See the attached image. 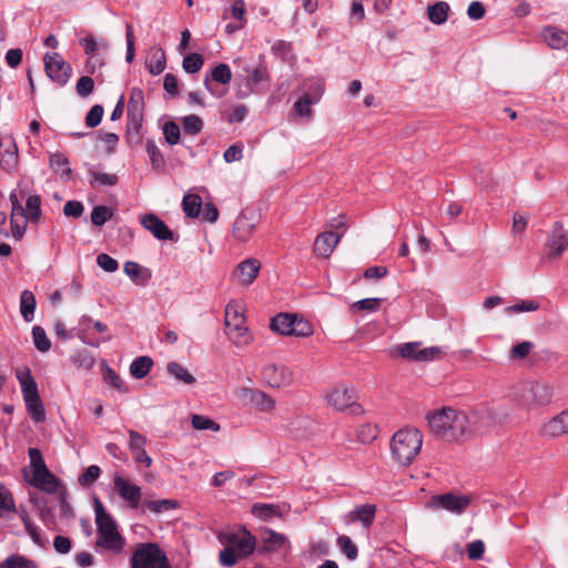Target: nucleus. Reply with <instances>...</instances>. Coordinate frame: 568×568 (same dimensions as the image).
Returning a JSON list of instances; mask_svg holds the SVG:
<instances>
[{
  "mask_svg": "<svg viewBox=\"0 0 568 568\" xmlns=\"http://www.w3.org/2000/svg\"><path fill=\"white\" fill-rule=\"evenodd\" d=\"M430 432L437 437L462 443L486 430L483 415L478 412H465L453 407H443L426 415Z\"/></svg>",
  "mask_w": 568,
  "mask_h": 568,
  "instance_id": "1",
  "label": "nucleus"
},
{
  "mask_svg": "<svg viewBox=\"0 0 568 568\" xmlns=\"http://www.w3.org/2000/svg\"><path fill=\"white\" fill-rule=\"evenodd\" d=\"M97 539L94 550L105 556H120L126 547V539L120 532L114 518L104 509L100 500L94 503Z\"/></svg>",
  "mask_w": 568,
  "mask_h": 568,
  "instance_id": "2",
  "label": "nucleus"
},
{
  "mask_svg": "<svg viewBox=\"0 0 568 568\" xmlns=\"http://www.w3.org/2000/svg\"><path fill=\"white\" fill-rule=\"evenodd\" d=\"M219 540L223 545L219 554V561L223 567H233L240 559L253 554L256 545L255 537L245 529L239 532H221Z\"/></svg>",
  "mask_w": 568,
  "mask_h": 568,
  "instance_id": "3",
  "label": "nucleus"
},
{
  "mask_svg": "<svg viewBox=\"0 0 568 568\" xmlns=\"http://www.w3.org/2000/svg\"><path fill=\"white\" fill-rule=\"evenodd\" d=\"M423 445V434L415 427L398 429L390 439L393 459L402 466H408L417 457Z\"/></svg>",
  "mask_w": 568,
  "mask_h": 568,
  "instance_id": "4",
  "label": "nucleus"
},
{
  "mask_svg": "<svg viewBox=\"0 0 568 568\" xmlns=\"http://www.w3.org/2000/svg\"><path fill=\"white\" fill-rule=\"evenodd\" d=\"M554 386L545 381H526L517 396L518 404L527 410L545 408L552 403Z\"/></svg>",
  "mask_w": 568,
  "mask_h": 568,
  "instance_id": "5",
  "label": "nucleus"
},
{
  "mask_svg": "<svg viewBox=\"0 0 568 568\" xmlns=\"http://www.w3.org/2000/svg\"><path fill=\"white\" fill-rule=\"evenodd\" d=\"M225 332L236 347L247 346L253 337L245 325L244 306L231 301L225 307Z\"/></svg>",
  "mask_w": 568,
  "mask_h": 568,
  "instance_id": "6",
  "label": "nucleus"
},
{
  "mask_svg": "<svg viewBox=\"0 0 568 568\" xmlns=\"http://www.w3.org/2000/svg\"><path fill=\"white\" fill-rule=\"evenodd\" d=\"M30 458L31 478L28 481L33 487L49 494L57 493L59 483L55 476L48 469L40 449L31 447L28 450Z\"/></svg>",
  "mask_w": 568,
  "mask_h": 568,
  "instance_id": "7",
  "label": "nucleus"
},
{
  "mask_svg": "<svg viewBox=\"0 0 568 568\" xmlns=\"http://www.w3.org/2000/svg\"><path fill=\"white\" fill-rule=\"evenodd\" d=\"M131 568H171L166 554L154 542H140L130 559Z\"/></svg>",
  "mask_w": 568,
  "mask_h": 568,
  "instance_id": "8",
  "label": "nucleus"
},
{
  "mask_svg": "<svg viewBox=\"0 0 568 568\" xmlns=\"http://www.w3.org/2000/svg\"><path fill=\"white\" fill-rule=\"evenodd\" d=\"M394 355L410 362L428 363L443 358L445 352L440 346L425 347L422 342H408L396 345Z\"/></svg>",
  "mask_w": 568,
  "mask_h": 568,
  "instance_id": "9",
  "label": "nucleus"
},
{
  "mask_svg": "<svg viewBox=\"0 0 568 568\" xmlns=\"http://www.w3.org/2000/svg\"><path fill=\"white\" fill-rule=\"evenodd\" d=\"M470 496L447 493L433 496L429 499L427 507L434 510L445 509L449 513L460 515L470 505Z\"/></svg>",
  "mask_w": 568,
  "mask_h": 568,
  "instance_id": "10",
  "label": "nucleus"
},
{
  "mask_svg": "<svg viewBox=\"0 0 568 568\" xmlns=\"http://www.w3.org/2000/svg\"><path fill=\"white\" fill-rule=\"evenodd\" d=\"M262 381L272 388H285L293 383V372L283 364L268 363L262 367Z\"/></svg>",
  "mask_w": 568,
  "mask_h": 568,
  "instance_id": "11",
  "label": "nucleus"
},
{
  "mask_svg": "<svg viewBox=\"0 0 568 568\" xmlns=\"http://www.w3.org/2000/svg\"><path fill=\"white\" fill-rule=\"evenodd\" d=\"M324 399L326 404L335 410L344 412L346 408H356L358 412H363L362 407L355 403L356 394L353 388L339 386L328 389Z\"/></svg>",
  "mask_w": 568,
  "mask_h": 568,
  "instance_id": "12",
  "label": "nucleus"
},
{
  "mask_svg": "<svg viewBox=\"0 0 568 568\" xmlns=\"http://www.w3.org/2000/svg\"><path fill=\"white\" fill-rule=\"evenodd\" d=\"M47 75L60 85L68 82L72 68L58 52H49L43 58Z\"/></svg>",
  "mask_w": 568,
  "mask_h": 568,
  "instance_id": "13",
  "label": "nucleus"
},
{
  "mask_svg": "<svg viewBox=\"0 0 568 568\" xmlns=\"http://www.w3.org/2000/svg\"><path fill=\"white\" fill-rule=\"evenodd\" d=\"M568 247V232L561 222H555L546 241L547 257L555 260L561 257Z\"/></svg>",
  "mask_w": 568,
  "mask_h": 568,
  "instance_id": "14",
  "label": "nucleus"
},
{
  "mask_svg": "<svg viewBox=\"0 0 568 568\" xmlns=\"http://www.w3.org/2000/svg\"><path fill=\"white\" fill-rule=\"evenodd\" d=\"M244 71L247 75L236 83V94L241 99L251 95L261 82L268 80V72L264 65L244 68Z\"/></svg>",
  "mask_w": 568,
  "mask_h": 568,
  "instance_id": "15",
  "label": "nucleus"
},
{
  "mask_svg": "<svg viewBox=\"0 0 568 568\" xmlns=\"http://www.w3.org/2000/svg\"><path fill=\"white\" fill-rule=\"evenodd\" d=\"M113 484L121 498L128 501L131 508L136 509L141 503V487L119 475L114 476Z\"/></svg>",
  "mask_w": 568,
  "mask_h": 568,
  "instance_id": "16",
  "label": "nucleus"
},
{
  "mask_svg": "<svg viewBox=\"0 0 568 568\" xmlns=\"http://www.w3.org/2000/svg\"><path fill=\"white\" fill-rule=\"evenodd\" d=\"M261 262L256 258H247L241 262L232 273V278L241 286H250L258 275Z\"/></svg>",
  "mask_w": 568,
  "mask_h": 568,
  "instance_id": "17",
  "label": "nucleus"
},
{
  "mask_svg": "<svg viewBox=\"0 0 568 568\" xmlns=\"http://www.w3.org/2000/svg\"><path fill=\"white\" fill-rule=\"evenodd\" d=\"M18 146L12 136H0V166L11 172L18 165Z\"/></svg>",
  "mask_w": 568,
  "mask_h": 568,
  "instance_id": "18",
  "label": "nucleus"
},
{
  "mask_svg": "<svg viewBox=\"0 0 568 568\" xmlns=\"http://www.w3.org/2000/svg\"><path fill=\"white\" fill-rule=\"evenodd\" d=\"M565 420L564 414L560 412L541 424L538 435L552 439L568 434V425Z\"/></svg>",
  "mask_w": 568,
  "mask_h": 568,
  "instance_id": "19",
  "label": "nucleus"
},
{
  "mask_svg": "<svg viewBox=\"0 0 568 568\" xmlns=\"http://www.w3.org/2000/svg\"><path fill=\"white\" fill-rule=\"evenodd\" d=\"M144 94L140 88H133L128 103V118L134 128H140L143 120Z\"/></svg>",
  "mask_w": 568,
  "mask_h": 568,
  "instance_id": "20",
  "label": "nucleus"
},
{
  "mask_svg": "<svg viewBox=\"0 0 568 568\" xmlns=\"http://www.w3.org/2000/svg\"><path fill=\"white\" fill-rule=\"evenodd\" d=\"M141 224L161 241L173 240V232L155 214L149 213L141 217Z\"/></svg>",
  "mask_w": 568,
  "mask_h": 568,
  "instance_id": "21",
  "label": "nucleus"
},
{
  "mask_svg": "<svg viewBox=\"0 0 568 568\" xmlns=\"http://www.w3.org/2000/svg\"><path fill=\"white\" fill-rule=\"evenodd\" d=\"M341 240V235L333 232H324L317 235L314 242V253L323 258L331 256Z\"/></svg>",
  "mask_w": 568,
  "mask_h": 568,
  "instance_id": "22",
  "label": "nucleus"
},
{
  "mask_svg": "<svg viewBox=\"0 0 568 568\" xmlns=\"http://www.w3.org/2000/svg\"><path fill=\"white\" fill-rule=\"evenodd\" d=\"M29 221L28 212L21 204L11 207L10 226L14 240L20 241L23 237Z\"/></svg>",
  "mask_w": 568,
  "mask_h": 568,
  "instance_id": "23",
  "label": "nucleus"
},
{
  "mask_svg": "<svg viewBox=\"0 0 568 568\" xmlns=\"http://www.w3.org/2000/svg\"><path fill=\"white\" fill-rule=\"evenodd\" d=\"M540 36L544 42L551 49L560 50L568 45V32L557 27H545Z\"/></svg>",
  "mask_w": 568,
  "mask_h": 568,
  "instance_id": "24",
  "label": "nucleus"
},
{
  "mask_svg": "<svg viewBox=\"0 0 568 568\" xmlns=\"http://www.w3.org/2000/svg\"><path fill=\"white\" fill-rule=\"evenodd\" d=\"M251 511L256 518L263 521H270L275 517L284 516L287 509L284 505L256 503L252 506Z\"/></svg>",
  "mask_w": 568,
  "mask_h": 568,
  "instance_id": "25",
  "label": "nucleus"
},
{
  "mask_svg": "<svg viewBox=\"0 0 568 568\" xmlns=\"http://www.w3.org/2000/svg\"><path fill=\"white\" fill-rule=\"evenodd\" d=\"M16 376L20 383L21 392H22L24 400L40 397L39 390H38V385L34 381V378L32 377L31 372L28 367L18 369L16 372Z\"/></svg>",
  "mask_w": 568,
  "mask_h": 568,
  "instance_id": "26",
  "label": "nucleus"
},
{
  "mask_svg": "<svg viewBox=\"0 0 568 568\" xmlns=\"http://www.w3.org/2000/svg\"><path fill=\"white\" fill-rule=\"evenodd\" d=\"M287 537L272 529H265L261 537L260 551H277L287 544Z\"/></svg>",
  "mask_w": 568,
  "mask_h": 568,
  "instance_id": "27",
  "label": "nucleus"
},
{
  "mask_svg": "<svg viewBox=\"0 0 568 568\" xmlns=\"http://www.w3.org/2000/svg\"><path fill=\"white\" fill-rule=\"evenodd\" d=\"M376 507L374 505H362L349 511L347 521H359L364 527H369L374 520Z\"/></svg>",
  "mask_w": 568,
  "mask_h": 568,
  "instance_id": "28",
  "label": "nucleus"
},
{
  "mask_svg": "<svg viewBox=\"0 0 568 568\" xmlns=\"http://www.w3.org/2000/svg\"><path fill=\"white\" fill-rule=\"evenodd\" d=\"M323 92L322 84H317L316 94L312 98L310 94L303 95L298 99L294 104V110L297 112L300 116H304L310 119L312 116V104L318 102Z\"/></svg>",
  "mask_w": 568,
  "mask_h": 568,
  "instance_id": "29",
  "label": "nucleus"
},
{
  "mask_svg": "<svg viewBox=\"0 0 568 568\" xmlns=\"http://www.w3.org/2000/svg\"><path fill=\"white\" fill-rule=\"evenodd\" d=\"M255 229V224L245 215H240L233 225L234 236L242 242L247 241Z\"/></svg>",
  "mask_w": 568,
  "mask_h": 568,
  "instance_id": "30",
  "label": "nucleus"
},
{
  "mask_svg": "<svg viewBox=\"0 0 568 568\" xmlns=\"http://www.w3.org/2000/svg\"><path fill=\"white\" fill-rule=\"evenodd\" d=\"M450 8L445 1H437L427 8V17L434 24L440 26L447 21Z\"/></svg>",
  "mask_w": 568,
  "mask_h": 568,
  "instance_id": "31",
  "label": "nucleus"
},
{
  "mask_svg": "<svg viewBox=\"0 0 568 568\" xmlns=\"http://www.w3.org/2000/svg\"><path fill=\"white\" fill-rule=\"evenodd\" d=\"M49 164L51 169L60 175L61 179L68 180L71 176V169L69 168L68 159L59 152L51 153L49 156Z\"/></svg>",
  "mask_w": 568,
  "mask_h": 568,
  "instance_id": "32",
  "label": "nucleus"
},
{
  "mask_svg": "<svg viewBox=\"0 0 568 568\" xmlns=\"http://www.w3.org/2000/svg\"><path fill=\"white\" fill-rule=\"evenodd\" d=\"M143 505V511L149 510L153 514H162L180 507L175 499L145 500Z\"/></svg>",
  "mask_w": 568,
  "mask_h": 568,
  "instance_id": "33",
  "label": "nucleus"
},
{
  "mask_svg": "<svg viewBox=\"0 0 568 568\" xmlns=\"http://www.w3.org/2000/svg\"><path fill=\"white\" fill-rule=\"evenodd\" d=\"M294 326V315L281 313L272 318L271 328L281 335H292L291 329Z\"/></svg>",
  "mask_w": 568,
  "mask_h": 568,
  "instance_id": "34",
  "label": "nucleus"
},
{
  "mask_svg": "<svg viewBox=\"0 0 568 568\" xmlns=\"http://www.w3.org/2000/svg\"><path fill=\"white\" fill-rule=\"evenodd\" d=\"M123 268L124 273L139 285H145L151 277V273L146 270H143L135 262H126Z\"/></svg>",
  "mask_w": 568,
  "mask_h": 568,
  "instance_id": "35",
  "label": "nucleus"
},
{
  "mask_svg": "<svg viewBox=\"0 0 568 568\" xmlns=\"http://www.w3.org/2000/svg\"><path fill=\"white\" fill-rule=\"evenodd\" d=\"M36 297L31 291L24 290L20 296V312L26 322L33 320Z\"/></svg>",
  "mask_w": 568,
  "mask_h": 568,
  "instance_id": "36",
  "label": "nucleus"
},
{
  "mask_svg": "<svg viewBox=\"0 0 568 568\" xmlns=\"http://www.w3.org/2000/svg\"><path fill=\"white\" fill-rule=\"evenodd\" d=\"M377 436L378 427L375 424L365 423L359 425L356 429V439L363 445L373 443Z\"/></svg>",
  "mask_w": 568,
  "mask_h": 568,
  "instance_id": "37",
  "label": "nucleus"
},
{
  "mask_svg": "<svg viewBox=\"0 0 568 568\" xmlns=\"http://www.w3.org/2000/svg\"><path fill=\"white\" fill-rule=\"evenodd\" d=\"M182 206L189 217H197L201 214L202 200L197 194H187L183 197Z\"/></svg>",
  "mask_w": 568,
  "mask_h": 568,
  "instance_id": "38",
  "label": "nucleus"
},
{
  "mask_svg": "<svg viewBox=\"0 0 568 568\" xmlns=\"http://www.w3.org/2000/svg\"><path fill=\"white\" fill-rule=\"evenodd\" d=\"M152 359L148 356H140L135 358L131 365H130V373L135 378H143L145 377L151 367H152Z\"/></svg>",
  "mask_w": 568,
  "mask_h": 568,
  "instance_id": "39",
  "label": "nucleus"
},
{
  "mask_svg": "<svg viewBox=\"0 0 568 568\" xmlns=\"http://www.w3.org/2000/svg\"><path fill=\"white\" fill-rule=\"evenodd\" d=\"M276 407V400L267 393L258 389L254 399L253 408L263 412L272 413Z\"/></svg>",
  "mask_w": 568,
  "mask_h": 568,
  "instance_id": "40",
  "label": "nucleus"
},
{
  "mask_svg": "<svg viewBox=\"0 0 568 568\" xmlns=\"http://www.w3.org/2000/svg\"><path fill=\"white\" fill-rule=\"evenodd\" d=\"M168 372L179 382L191 385L195 383L194 376L181 364L172 362L168 365Z\"/></svg>",
  "mask_w": 568,
  "mask_h": 568,
  "instance_id": "41",
  "label": "nucleus"
},
{
  "mask_svg": "<svg viewBox=\"0 0 568 568\" xmlns=\"http://www.w3.org/2000/svg\"><path fill=\"white\" fill-rule=\"evenodd\" d=\"M0 568H38L37 564L23 556L12 555L0 562Z\"/></svg>",
  "mask_w": 568,
  "mask_h": 568,
  "instance_id": "42",
  "label": "nucleus"
},
{
  "mask_svg": "<svg viewBox=\"0 0 568 568\" xmlns=\"http://www.w3.org/2000/svg\"><path fill=\"white\" fill-rule=\"evenodd\" d=\"M26 210L29 215V220L32 223H37L41 217V199L39 195H29L26 201Z\"/></svg>",
  "mask_w": 568,
  "mask_h": 568,
  "instance_id": "43",
  "label": "nucleus"
},
{
  "mask_svg": "<svg viewBox=\"0 0 568 568\" xmlns=\"http://www.w3.org/2000/svg\"><path fill=\"white\" fill-rule=\"evenodd\" d=\"M24 402L27 410L30 414L31 418L37 423L42 422L45 417V410L41 402V398L37 397Z\"/></svg>",
  "mask_w": 568,
  "mask_h": 568,
  "instance_id": "44",
  "label": "nucleus"
},
{
  "mask_svg": "<svg viewBox=\"0 0 568 568\" xmlns=\"http://www.w3.org/2000/svg\"><path fill=\"white\" fill-rule=\"evenodd\" d=\"M535 348L534 343L529 341L520 342L511 347L509 352L510 361H521L526 358Z\"/></svg>",
  "mask_w": 568,
  "mask_h": 568,
  "instance_id": "45",
  "label": "nucleus"
},
{
  "mask_svg": "<svg viewBox=\"0 0 568 568\" xmlns=\"http://www.w3.org/2000/svg\"><path fill=\"white\" fill-rule=\"evenodd\" d=\"M191 422L192 426L197 430L219 432L221 429L220 424L203 415H193Z\"/></svg>",
  "mask_w": 568,
  "mask_h": 568,
  "instance_id": "46",
  "label": "nucleus"
},
{
  "mask_svg": "<svg viewBox=\"0 0 568 568\" xmlns=\"http://www.w3.org/2000/svg\"><path fill=\"white\" fill-rule=\"evenodd\" d=\"M32 336L34 346L39 352L45 353L50 349L51 342L42 327L34 326L32 328Z\"/></svg>",
  "mask_w": 568,
  "mask_h": 568,
  "instance_id": "47",
  "label": "nucleus"
},
{
  "mask_svg": "<svg viewBox=\"0 0 568 568\" xmlns=\"http://www.w3.org/2000/svg\"><path fill=\"white\" fill-rule=\"evenodd\" d=\"M313 332V325L308 321L294 315V326L291 329L292 335L307 337L311 336Z\"/></svg>",
  "mask_w": 568,
  "mask_h": 568,
  "instance_id": "48",
  "label": "nucleus"
},
{
  "mask_svg": "<svg viewBox=\"0 0 568 568\" xmlns=\"http://www.w3.org/2000/svg\"><path fill=\"white\" fill-rule=\"evenodd\" d=\"M89 175L91 176L90 184H99V185H115L118 182V178L114 174L110 173H101L97 172L93 169L89 170Z\"/></svg>",
  "mask_w": 568,
  "mask_h": 568,
  "instance_id": "49",
  "label": "nucleus"
},
{
  "mask_svg": "<svg viewBox=\"0 0 568 568\" xmlns=\"http://www.w3.org/2000/svg\"><path fill=\"white\" fill-rule=\"evenodd\" d=\"M113 216L111 209L104 205L95 206L91 212V221L94 225L101 226Z\"/></svg>",
  "mask_w": 568,
  "mask_h": 568,
  "instance_id": "50",
  "label": "nucleus"
},
{
  "mask_svg": "<svg viewBox=\"0 0 568 568\" xmlns=\"http://www.w3.org/2000/svg\"><path fill=\"white\" fill-rule=\"evenodd\" d=\"M146 67L150 71V73L156 75L163 72L165 69V55L164 52L161 50H158L152 54L149 62L146 63Z\"/></svg>",
  "mask_w": 568,
  "mask_h": 568,
  "instance_id": "51",
  "label": "nucleus"
},
{
  "mask_svg": "<svg viewBox=\"0 0 568 568\" xmlns=\"http://www.w3.org/2000/svg\"><path fill=\"white\" fill-rule=\"evenodd\" d=\"M203 58L199 53H191L183 59L182 65L185 72L196 73L203 65Z\"/></svg>",
  "mask_w": 568,
  "mask_h": 568,
  "instance_id": "52",
  "label": "nucleus"
},
{
  "mask_svg": "<svg viewBox=\"0 0 568 568\" xmlns=\"http://www.w3.org/2000/svg\"><path fill=\"white\" fill-rule=\"evenodd\" d=\"M337 545L349 560L357 558V547L348 536H339L337 538Z\"/></svg>",
  "mask_w": 568,
  "mask_h": 568,
  "instance_id": "53",
  "label": "nucleus"
},
{
  "mask_svg": "<svg viewBox=\"0 0 568 568\" xmlns=\"http://www.w3.org/2000/svg\"><path fill=\"white\" fill-rule=\"evenodd\" d=\"M539 303L534 300L520 301L519 303L511 305L505 310L507 314L523 313V312H535L539 308Z\"/></svg>",
  "mask_w": 568,
  "mask_h": 568,
  "instance_id": "54",
  "label": "nucleus"
},
{
  "mask_svg": "<svg viewBox=\"0 0 568 568\" xmlns=\"http://www.w3.org/2000/svg\"><path fill=\"white\" fill-rule=\"evenodd\" d=\"M212 79L221 84H229L232 79L230 67L225 63H220L212 70Z\"/></svg>",
  "mask_w": 568,
  "mask_h": 568,
  "instance_id": "55",
  "label": "nucleus"
},
{
  "mask_svg": "<svg viewBox=\"0 0 568 568\" xmlns=\"http://www.w3.org/2000/svg\"><path fill=\"white\" fill-rule=\"evenodd\" d=\"M103 379L110 386H112L121 392H126V388H125L121 377L109 366H104V368H103Z\"/></svg>",
  "mask_w": 568,
  "mask_h": 568,
  "instance_id": "56",
  "label": "nucleus"
},
{
  "mask_svg": "<svg viewBox=\"0 0 568 568\" xmlns=\"http://www.w3.org/2000/svg\"><path fill=\"white\" fill-rule=\"evenodd\" d=\"M100 474H101L100 467L97 465H91L79 477V484L83 487H89L99 478Z\"/></svg>",
  "mask_w": 568,
  "mask_h": 568,
  "instance_id": "57",
  "label": "nucleus"
},
{
  "mask_svg": "<svg viewBox=\"0 0 568 568\" xmlns=\"http://www.w3.org/2000/svg\"><path fill=\"white\" fill-rule=\"evenodd\" d=\"M146 152L154 169H161L164 165V158L154 142L148 141Z\"/></svg>",
  "mask_w": 568,
  "mask_h": 568,
  "instance_id": "58",
  "label": "nucleus"
},
{
  "mask_svg": "<svg viewBox=\"0 0 568 568\" xmlns=\"http://www.w3.org/2000/svg\"><path fill=\"white\" fill-rule=\"evenodd\" d=\"M81 44L84 48V52L89 55L94 54L99 48H106L108 44L104 41L99 42L93 34H88L81 40Z\"/></svg>",
  "mask_w": 568,
  "mask_h": 568,
  "instance_id": "59",
  "label": "nucleus"
},
{
  "mask_svg": "<svg viewBox=\"0 0 568 568\" xmlns=\"http://www.w3.org/2000/svg\"><path fill=\"white\" fill-rule=\"evenodd\" d=\"M381 298H364L355 302L352 306L355 311L377 312L381 307Z\"/></svg>",
  "mask_w": 568,
  "mask_h": 568,
  "instance_id": "60",
  "label": "nucleus"
},
{
  "mask_svg": "<svg viewBox=\"0 0 568 568\" xmlns=\"http://www.w3.org/2000/svg\"><path fill=\"white\" fill-rule=\"evenodd\" d=\"M103 106L100 104L93 105L85 116V124L89 128H95L100 124L103 116Z\"/></svg>",
  "mask_w": 568,
  "mask_h": 568,
  "instance_id": "61",
  "label": "nucleus"
},
{
  "mask_svg": "<svg viewBox=\"0 0 568 568\" xmlns=\"http://www.w3.org/2000/svg\"><path fill=\"white\" fill-rule=\"evenodd\" d=\"M203 126L202 120L197 115H187L183 119V128L186 133L197 134Z\"/></svg>",
  "mask_w": 568,
  "mask_h": 568,
  "instance_id": "62",
  "label": "nucleus"
},
{
  "mask_svg": "<svg viewBox=\"0 0 568 568\" xmlns=\"http://www.w3.org/2000/svg\"><path fill=\"white\" fill-rule=\"evenodd\" d=\"M163 134L166 142L174 145L180 140V128L174 122H166L163 126Z\"/></svg>",
  "mask_w": 568,
  "mask_h": 568,
  "instance_id": "63",
  "label": "nucleus"
},
{
  "mask_svg": "<svg viewBox=\"0 0 568 568\" xmlns=\"http://www.w3.org/2000/svg\"><path fill=\"white\" fill-rule=\"evenodd\" d=\"M94 89V81L92 78L85 75L81 77L75 85V91L80 97H88Z\"/></svg>",
  "mask_w": 568,
  "mask_h": 568,
  "instance_id": "64",
  "label": "nucleus"
}]
</instances>
